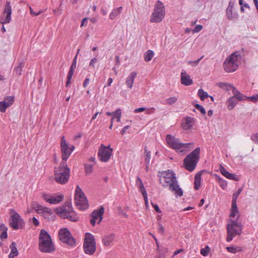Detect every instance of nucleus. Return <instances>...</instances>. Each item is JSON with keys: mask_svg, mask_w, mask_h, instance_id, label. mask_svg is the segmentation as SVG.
I'll list each match as a JSON object with an SVG mask.
<instances>
[{"mask_svg": "<svg viewBox=\"0 0 258 258\" xmlns=\"http://www.w3.org/2000/svg\"><path fill=\"white\" fill-rule=\"evenodd\" d=\"M195 106L197 109H198L201 112L202 114H206V110H205V108L203 107V106H202V105H201L199 104H196L195 105Z\"/></svg>", "mask_w": 258, "mask_h": 258, "instance_id": "09e8293b", "label": "nucleus"}, {"mask_svg": "<svg viewBox=\"0 0 258 258\" xmlns=\"http://www.w3.org/2000/svg\"><path fill=\"white\" fill-rule=\"evenodd\" d=\"M87 22H88L87 18H85L83 19V20H82L81 27H82L83 26H86L87 24Z\"/></svg>", "mask_w": 258, "mask_h": 258, "instance_id": "e2e57ef3", "label": "nucleus"}, {"mask_svg": "<svg viewBox=\"0 0 258 258\" xmlns=\"http://www.w3.org/2000/svg\"><path fill=\"white\" fill-rule=\"evenodd\" d=\"M36 210L39 213H43L44 214H47L48 215H52L53 213L52 210L47 207H43L39 204L37 205L36 207H34Z\"/></svg>", "mask_w": 258, "mask_h": 258, "instance_id": "a878e982", "label": "nucleus"}, {"mask_svg": "<svg viewBox=\"0 0 258 258\" xmlns=\"http://www.w3.org/2000/svg\"><path fill=\"white\" fill-rule=\"evenodd\" d=\"M104 213V208L101 207L99 209L95 210L92 214V219L90 220L91 224L95 226L97 223H100L102 220V216Z\"/></svg>", "mask_w": 258, "mask_h": 258, "instance_id": "6ab92c4d", "label": "nucleus"}, {"mask_svg": "<svg viewBox=\"0 0 258 258\" xmlns=\"http://www.w3.org/2000/svg\"><path fill=\"white\" fill-rule=\"evenodd\" d=\"M154 55V52L151 50H148L145 53L144 59L146 62L150 61Z\"/></svg>", "mask_w": 258, "mask_h": 258, "instance_id": "f704fd0d", "label": "nucleus"}, {"mask_svg": "<svg viewBox=\"0 0 258 258\" xmlns=\"http://www.w3.org/2000/svg\"><path fill=\"white\" fill-rule=\"evenodd\" d=\"M204 56L203 55L202 57H201L199 59L195 60V61H191L189 60L187 62V64L189 65H190L191 66L193 67H196L198 66L200 60L203 58Z\"/></svg>", "mask_w": 258, "mask_h": 258, "instance_id": "a18cd8bd", "label": "nucleus"}, {"mask_svg": "<svg viewBox=\"0 0 258 258\" xmlns=\"http://www.w3.org/2000/svg\"><path fill=\"white\" fill-rule=\"evenodd\" d=\"M181 83L185 86H189L192 84L193 81L190 76L188 75L185 71L182 70L180 75Z\"/></svg>", "mask_w": 258, "mask_h": 258, "instance_id": "412c9836", "label": "nucleus"}, {"mask_svg": "<svg viewBox=\"0 0 258 258\" xmlns=\"http://www.w3.org/2000/svg\"><path fill=\"white\" fill-rule=\"evenodd\" d=\"M10 247L11 250L10 253H11V254H14V255L17 256L18 254V251L17 248L16 247V243L14 242H13L11 244Z\"/></svg>", "mask_w": 258, "mask_h": 258, "instance_id": "a19ab883", "label": "nucleus"}, {"mask_svg": "<svg viewBox=\"0 0 258 258\" xmlns=\"http://www.w3.org/2000/svg\"><path fill=\"white\" fill-rule=\"evenodd\" d=\"M136 185L138 187L141 186V185H143L142 180L139 177H137L136 181Z\"/></svg>", "mask_w": 258, "mask_h": 258, "instance_id": "6e6d98bb", "label": "nucleus"}, {"mask_svg": "<svg viewBox=\"0 0 258 258\" xmlns=\"http://www.w3.org/2000/svg\"><path fill=\"white\" fill-rule=\"evenodd\" d=\"M90 81V79L89 78L87 77L84 80V82L83 83V87L84 88L86 87L87 85H88Z\"/></svg>", "mask_w": 258, "mask_h": 258, "instance_id": "0e129e2a", "label": "nucleus"}, {"mask_svg": "<svg viewBox=\"0 0 258 258\" xmlns=\"http://www.w3.org/2000/svg\"><path fill=\"white\" fill-rule=\"evenodd\" d=\"M121 117V110L120 108H118L114 111L113 118H116V121L119 122L120 121Z\"/></svg>", "mask_w": 258, "mask_h": 258, "instance_id": "58836bf2", "label": "nucleus"}, {"mask_svg": "<svg viewBox=\"0 0 258 258\" xmlns=\"http://www.w3.org/2000/svg\"><path fill=\"white\" fill-rule=\"evenodd\" d=\"M235 3L233 1H230L228 6L226 10V16L227 18L230 21L237 20L239 18L237 12L234 10Z\"/></svg>", "mask_w": 258, "mask_h": 258, "instance_id": "a211bd4d", "label": "nucleus"}, {"mask_svg": "<svg viewBox=\"0 0 258 258\" xmlns=\"http://www.w3.org/2000/svg\"><path fill=\"white\" fill-rule=\"evenodd\" d=\"M114 238V235L112 234L105 236L103 238V242L105 245L107 246L113 241Z\"/></svg>", "mask_w": 258, "mask_h": 258, "instance_id": "2f4dec72", "label": "nucleus"}, {"mask_svg": "<svg viewBox=\"0 0 258 258\" xmlns=\"http://www.w3.org/2000/svg\"><path fill=\"white\" fill-rule=\"evenodd\" d=\"M54 179L57 183L64 184L68 182L70 175V169L67 162H61L59 166L54 168Z\"/></svg>", "mask_w": 258, "mask_h": 258, "instance_id": "423d86ee", "label": "nucleus"}, {"mask_svg": "<svg viewBox=\"0 0 258 258\" xmlns=\"http://www.w3.org/2000/svg\"><path fill=\"white\" fill-rule=\"evenodd\" d=\"M32 222L35 226H38L39 224L38 220L35 217L32 218Z\"/></svg>", "mask_w": 258, "mask_h": 258, "instance_id": "338daca9", "label": "nucleus"}, {"mask_svg": "<svg viewBox=\"0 0 258 258\" xmlns=\"http://www.w3.org/2000/svg\"><path fill=\"white\" fill-rule=\"evenodd\" d=\"M75 203L77 207L81 210H85L88 207L87 198L79 185L76 189L75 196Z\"/></svg>", "mask_w": 258, "mask_h": 258, "instance_id": "9d476101", "label": "nucleus"}, {"mask_svg": "<svg viewBox=\"0 0 258 258\" xmlns=\"http://www.w3.org/2000/svg\"><path fill=\"white\" fill-rule=\"evenodd\" d=\"M0 237L2 239H6L8 237L7 230H5L2 233Z\"/></svg>", "mask_w": 258, "mask_h": 258, "instance_id": "680f3d73", "label": "nucleus"}, {"mask_svg": "<svg viewBox=\"0 0 258 258\" xmlns=\"http://www.w3.org/2000/svg\"><path fill=\"white\" fill-rule=\"evenodd\" d=\"M219 171L226 178L233 180L235 181H238L239 178L234 173L229 172L223 166L220 165L219 167Z\"/></svg>", "mask_w": 258, "mask_h": 258, "instance_id": "4be33fe9", "label": "nucleus"}, {"mask_svg": "<svg viewBox=\"0 0 258 258\" xmlns=\"http://www.w3.org/2000/svg\"><path fill=\"white\" fill-rule=\"evenodd\" d=\"M123 10L122 7L113 9L109 15V18L110 20H113L116 18L118 17Z\"/></svg>", "mask_w": 258, "mask_h": 258, "instance_id": "393cba45", "label": "nucleus"}, {"mask_svg": "<svg viewBox=\"0 0 258 258\" xmlns=\"http://www.w3.org/2000/svg\"><path fill=\"white\" fill-rule=\"evenodd\" d=\"M85 253L88 255H92L96 250V242L94 236L90 233H86L84 239L83 245Z\"/></svg>", "mask_w": 258, "mask_h": 258, "instance_id": "9b49d317", "label": "nucleus"}, {"mask_svg": "<svg viewBox=\"0 0 258 258\" xmlns=\"http://www.w3.org/2000/svg\"><path fill=\"white\" fill-rule=\"evenodd\" d=\"M158 225L159 232L162 234H163L165 231L164 228L160 222L158 223Z\"/></svg>", "mask_w": 258, "mask_h": 258, "instance_id": "4d7b16f0", "label": "nucleus"}, {"mask_svg": "<svg viewBox=\"0 0 258 258\" xmlns=\"http://www.w3.org/2000/svg\"><path fill=\"white\" fill-rule=\"evenodd\" d=\"M217 181H218L219 184L220 185V187L223 189H225L227 186V181L225 179L221 178L219 176H217Z\"/></svg>", "mask_w": 258, "mask_h": 258, "instance_id": "c9c22d12", "label": "nucleus"}, {"mask_svg": "<svg viewBox=\"0 0 258 258\" xmlns=\"http://www.w3.org/2000/svg\"><path fill=\"white\" fill-rule=\"evenodd\" d=\"M24 67V63L23 62H21L20 63V64L18 66H16L15 67L14 69V74L15 75H17V76H21L22 75V69Z\"/></svg>", "mask_w": 258, "mask_h": 258, "instance_id": "72a5a7b5", "label": "nucleus"}, {"mask_svg": "<svg viewBox=\"0 0 258 258\" xmlns=\"http://www.w3.org/2000/svg\"><path fill=\"white\" fill-rule=\"evenodd\" d=\"M151 159V152L147 150V147H146L144 149V160L145 162L146 163V170H148V168L149 167L150 162Z\"/></svg>", "mask_w": 258, "mask_h": 258, "instance_id": "cd10ccee", "label": "nucleus"}, {"mask_svg": "<svg viewBox=\"0 0 258 258\" xmlns=\"http://www.w3.org/2000/svg\"><path fill=\"white\" fill-rule=\"evenodd\" d=\"M195 122V120L194 118L187 116L184 118L181 125L184 130H189L192 128Z\"/></svg>", "mask_w": 258, "mask_h": 258, "instance_id": "5701e85b", "label": "nucleus"}, {"mask_svg": "<svg viewBox=\"0 0 258 258\" xmlns=\"http://www.w3.org/2000/svg\"><path fill=\"white\" fill-rule=\"evenodd\" d=\"M30 9V13L31 15L34 16H38L40 14H41L42 13V11L41 10L37 12H36V11H34L31 7L29 8Z\"/></svg>", "mask_w": 258, "mask_h": 258, "instance_id": "864d4df0", "label": "nucleus"}, {"mask_svg": "<svg viewBox=\"0 0 258 258\" xmlns=\"http://www.w3.org/2000/svg\"><path fill=\"white\" fill-rule=\"evenodd\" d=\"M59 238L63 243L70 246H74L76 241L70 231L66 228L60 229L58 233Z\"/></svg>", "mask_w": 258, "mask_h": 258, "instance_id": "ddd939ff", "label": "nucleus"}, {"mask_svg": "<svg viewBox=\"0 0 258 258\" xmlns=\"http://www.w3.org/2000/svg\"><path fill=\"white\" fill-rule=\"evenodd\" d=\"M115 64L117 66L120 65L119 57L118 55H117L115 56Z\"/></svg>", "mask_w": 258, "mask_h": 258, "instance_id": "774afa93", "label": "nucleus"}, {"mask_svg": "<svg viewBox=\"0 0 258 258\" xmlns=\"http://www.w3.org/2000/svg\"><path fill=\"white\" fill-rule=\"evenodd\" d=\"M242 190V188H239L236 192H235L233 194L232 204H236L237 200L239 195L241 192Z\"/></svg>", "mask_w": 258, "mask_h": 258, "instance_id": "ea45409f", "label": "nucleus"}, {"mask_svg": "<svg viewBox=\"0 0 258 258\" xmlns=\"http://www.w3.org/2000/svg\"><path fill=\"white\" fill-rule=\"evenodd\" d=\"M201 149L197 147L183 160V166L188 171L192 172L195 170L200 159Z\"/></svg>", "mask_w": 258, "mask_h": 258, "instance_id": "0eeeda50", "label": "nucleus"}, {"mask_svg": "<svg viewBox=\"0 0 258 258\" xmlns=\"http://www.w3.org/2000/svg\"><path fill=\"white\" fill-rule=\"evenodd\" d=\"M246 100H248L254 103L258 101V94L252 96L247 97Z\"/></svg>", "mask_w": 258, "mask_h": 258, "instance_id": "8fccbe9b", "label": "nucleus"}, {"mask_svg": "<svg viewBox=\"0 0 258 258\" xmlns=\"http://www.w3.org/2000/svg\"><path fill=\"white\" fill-rule=\"evenodd\" d=\"M160 183L164 187H168L176 197L183 195V191L179 187L174 173L169 170L163 171L159 179Z\"/></svg>", "mask_w": 258, "mask_h": 258, "instance_id": "f257e3e1", "label": "nucleus"}, {"mask_svg": "<svg viewBox=\"0 0 258 258\" xmlns=\"http://www.w3.org/2000/svg\"><path fill=\"white\" fill-rule=\"evenodd\" d=\"M230 217L233 218H236V220L238 221V219L239 217V214L237 204H231Z\"/></svg>", "mask_w": 258, "mask_h": 258, "instance_id": "bb28decb", "label": "nucleus"}, {"mask_svg": "<svg viewBox=\"0 0 258 258\" xmlns=\"http://www.w3.org/2000/svg\"><path fill=\"white\" fill-rule=\"evenodd\" d=\"M165 16V7L161 1H158L155 5L150 21L151 23H159L162 21Z\"/></svg>", "mask_w": 258, "mask_h": 258, "instance_id": "1a4fd4ad", "label": "nucleus"}, {"mask_svg": "<svg viewBox=\"0 0 258 258\" xmlns=\"http://www.w3.org/2000/svg\"><path fill=\"white\" fill-rule=\"evenodd\" d=\"M241 56L238 51H235L228 56L223 63L225 71L227 73L235 71L241 63Z\"/></svg>", "mask_w": 258, "mask_h": 258, "instance_id": "39448f33", "label": "nucleus"}, {"mask_svg": "<svg viewBox=\"0 0 258 258\" xmlns=\"http://www.w3.org/2000/svg\"><path fill=\"white\" fill-rule=\"evenodd\" d=\"M54 210L61 218L67 219L73 222L77 221L79 219L70 203H66L61 207L54 209Z\"/></svg>", "mask_w": 258, "mask_h": 258, "instance_id": "20e7f679", "label": "nucleus"}, {"mask_svg": "<svg viewBox=\"0 0 258 258\" xmlns=\"http://www.w3.org/2000/svg\"><path fill=\"white\" fill-rule=\"evenodd\" d=\"M242 225L237 220H230L227 225V236L226 241L230 242L236 235H240L242 233Z\"/></svg>", "mask_w": 258, "mask_h": 258, "instance_id": "6e6552de", "label": "nucleus"}, {"mask_svg": "<svg viewBox=\"0 0 258 258\" xmlns=\"http://www.w3.org/2000/svg\"><path fill=\"white\" fill-rule=\"evenodd\" d=\"M137 75L136 72H132L126 77L125 80V84L129 89H132L133 87L134 81Z\"/></svg>", "mask_w": 258, "mask_h": 258, "instance_id": "b1692460", "label": "nucleus"}, {"mask_svg": "<svg viewBox=\"0 0 258 258\" xmlns=\"http://www.w3.org/2000/svg\"><path fill=\"white\" fill-rule=\"evenodd\" d=\"M113 149L110 146H105L102 144L99 148L98 157L99 159L103 162H107L112 155Z\"/></svg>", "mask_w": 258, "mask_h": 258, "instance_id": "4468645a", "label": "nucleus"}, {"mask_svg": "<svg viewBox=\"0 0 258 258\" xmlns=\"http://www.w3.org/2000/svg\"><path fill=\"white\" fill-rule=\"evenodd\" d=\"M232 92L233 94V97H234V98H235L237 100H245L247 99V97L246 96H244L241 94L239 91L237 90L235 88H234Z\"/></svg>", "mask_w": 258, "mask_h": 258, "instance_id": "c85d7f7f", "label": "nucleus"}, {"mask_svg": "<svg viewBox=\"0 0 258 258\" xmlns=\"http://www.w3.org/2000/svg\"><path fill=\"white\" fill-rule=\"evenodd\" d=\"M42 197L47 203L51 205L59 204L63 199V196L62 194L43 193Z\"/></svg>", "mask_w": 258, "mask_h": 258, "instance_id": "f3484780", "label": "nucleus"}, {"mask_svg": "<svg viewBox=\"0 0 258 258\" xmlns=\"http://www.w3.org/2000/svg\"><path fill=\"white\" fill-rule=\"evenodd\" d=\"M12 13V10L11 3L9 2H7L3 14L0 17V23L3 25L10 23L11 21Z\"/></svg>", "mask_w": 258, "mask_h": 258, "instance_id": "dca6fc26", "label": "nucleus"}, {"mask_svg": "<svg viewBox=\"0 0 258 258\" xmlns=\"http://www.w3.org/2000/svg\"><path fill=\"white\" fill-rule=\"evenodd\" d=\"M237 104V100L234 98V97H230L227 102V106L228 110H231L234 108Z\"/></svg>", "mask_w": 258, "mask_h": 258, "instance_id": "c756f323", "label": "nucleus"}, {"mask_svg": "<svg viewBox=\"0 0 258 258\" xmlns=\"http://www.w3.org/2000/svg\"><path fill=\"white\" fill-rule=\"evenodd\" d=\"M178 98L176 96L169 97L166 99V104L171 105L176 102Z\"/></svg>", "mask_w": 258, "mask_h": 258, "instance_id": "79ce46f5", "label": "nucleus"}, {"mask_svg": "<svg viewBox=\"0 0 258 258\" xmlns=\"http://www.w3.org/2000/svg\"><path fill=\"white\" fill-rule=\"evenodd\" d=\"M203 26L202 25H197L195 26L194 29L192 30V33H197L200 32L203 29Z\"/></svg>", "mask_w": 258, "mask_h": 258, "instance_id": "3c124183", "label": "nucleus"}, {"mask_svg": "<svg viewBox=\"0 0 258 258\" xmlns=\"http://www.w3.org/2000/svg\"><path fill=\"white\" fill-rule=\"evenodd\" d=\"M250 139L255 144H258V133L253 134L251 137Z\"/></svg>", "mask_w": 258, "mask_h": 258, "instance_id": "de8ad7c7", "label": "nucleus"}, {"mask_svg": "<svg viewBox=\"0 0 258 258\" xmlns=\"http://www.w3.org/2000/svg\"><path fill=\"white\" fill-rule=\"evenodd\" d=\"M93 165L89 164H86L84 166L85 171L87 174H90L93 171Z\"/></svg>", "mask_w": 258, "mask_h": 258, "instance_id": "c03bdc74", "label": "nucleus"}, {"mask_svg": "<svg viewBox=\"0 0 258 258\" xmlns=\"http://www.w3.org/2000/svg\"><path fill=\"white\" fill-rule=\"evenodd\" d=\"M165 140L169 147L182 153L189 151L193 145L192 143H181L179 139L171 135H167Z\"/></svg>", "mask_w": 258, "mask_h": 258, "instance_id": "f03ea898", "label": "nucleus"}, {"mask_svg": "<svg viewBox=\"0 0 258 258\" xmlns=\"http://www.w3.org/2000/svg\"><path fill=\"white\" fill-rule=\"evenodd\" d=\"M98 61V59L96 57L92 58L89 63V66L93 68H95V63Z\"/></svg>", "mask_w": 258, "mask_h": 258, "instance_id": "5fc2aeb1", "label": "nucleus"}, {"mask_svg": "<svg viewBox=\"0 0 258 258\" xmlns=\"http://www.w3.org/2000/svg\"><path fill=\"white\" fill-rule=\"evenodd\" d=\"M151 205L157 212L161 213V211L160 210L159 207L157 204H155L153 203H151Z\"/></svg>", "mask_w": 258, "mask_h": 258, "instance_id": "bf43d9fd", "label": "nucleus"}, {"mask_svg": "<svg viewBox=\"0 0 258 258\" xmlns=\"http://www.w3.org/2000/svg\"><path fill=\"white\" fill-rule=\"evenodd\" d=\"M74 69H72L71 68L70 69L69 72L68 73V76H67V81L66 83V86H68L71 80V79L72 78V76L74 74Z\"/></svg>", "mask_w": 258, "mask_h": 258, "instance_id": "37998d69", "label": "nucleus"}, {"mask_svg": "<svg viewBox=\"0 0 258 258\" xmlns=\"http://www.w3.org/2000/svg\"><path fill=\"white\" fill-rule=\"evenodd\" d=\"M155 108L154 107H151L150 108H146L145 110L146 113L150 114L154 112Z\"/></svg>", "mask_w": 258, "mask_h": 258, "instance_id": "13d9d810", "label": "nucleus"}, {"mask_svg": "<svg viewBox=\"0 0 258 258\" xmlns=\"http://www.w3.org/2000/svg\"><path fill=\"white\" fill-rule=\"evenodd\" d=\"M138 188L139 189L140 191L142 193L143 197L147 196V193L146 192V190L144 187V184L141 185V186L138 187Z\"/></svg>", "mask_w": 258, "mask_h": 258, "instance_id": "603ef678", "label": "nucleus"}, {"mask_svg": "<svg viewBox=\"0 0 258 258\" xmlns=\"http://www.w3.org/2000/svg\"><path fill=\"white\" fill-rule=\"evenodd\" d=\"M10 224L14 229H19L23 227L24 222L20 215L14 210H11Z\"/></svg>", "mask_w": 258, "mask_h": 258, "instance_id": "2eb2a0df", "label": "nucleus"}, {"mask_svg": "<svg viewBox=\"0 0 258 258\" xmlns=\"http://www.w3.org/2000/svg\"><path fill=\"white\" fill-rule=\"evenodd\" d=\"M218 86L220 88L227 91L231 90L233 91L234 88H235L232 84L227 83H220Z\"/></svg>", "mask_w": 258, "mask_h": 258, "instance_id": "473e14b6", "label": "nucleus"}, {"mask_svg": "<svg viewBox=\"0 0 258 258\" xmlns=\"http://www.w3.org/2000/svg\"><path fill=\"white\" fill-rule=\"evenodd\" d=\"M60 148L61 152V157L62 161L61 162H67V159L70 156L71 153L74 151V146L71 145L69 146L64 136L61 138Z\"/></svg>", "mask_w": 258, "mask_h": 258, "instance_id": "f8f14e48", "label": "nucleus"}, {"mask_svg": "<svg viewBox=\"0 0 258 258\" xmlns=\"http://www.w3.org/2000/svg\"><path fill=\"white\" fill-rule=\"evenodd\" d=\"M202 171L198 172L195 176V188L196 190L198 189L201 185V175Z\"/></svg>", "mask_w": 258, "mask_h": 258, "instance_id": "7c9ffc66", "label": "nucleus"}, {"mask_svg": "<svg viewBox=\"0 0 258 258\" xmlns=\"http://www.w3.org/2000/svg\"><path fill=\"white\" fill-rule=\"evenodd\" d=\"M198 96L202 101L205 100L206 98L209 97L208 93L204 91L202 89H200L198 90Z\"/></svg>", "mask_w": 258, "mask_h": 258, "instance_id": "4c0bfd02", "label": "nucleus"}, {"mask_svg": "<svg viewBox=\"0 0 258 258\" xmlns=\"http://www.w3.org/2000/svg\"><path fill=\"white\" fill-rule=\"evenodd\" d=\"M130 127L129 125H126L124 126V127L120 131V133L121 135H124L125 133L126 130Z\"/></svg>", "mask_w": 258, "mask_h": 258, "instance_id": "69168bd1", "label": "nucleus"}, {"mask_svg": "<svg viewBox=\"0 0 258 258\" xmlns=\"http://www.w3.org/2000/svg\"><path fill=\"white\" fill-rule=\"evenodd\" d=\"M14 100V96L6 97L3 101L0 102V111L2 113L5 112L6 109L13 104Z\"/></svg>", "mask_w": 258, "mask_h": 258, "instance_id": "aec40b11", "label": "nucleus"}, {"mask_svg": "<svg viewBox=\"0 0 258 258\" xmlns=\"http://www.w3.org/2000/svg\"><path fill=\"white\" fill-rule=\"evenodd\" d=\"M39 249L41 252L51 253L55 250V247L51 237L45 230L40 231L39 237Z\"/></svg>", "mask_w": 258, "mask_h": 258, "instance_id": "7ed1b4c3", "label": "nucleus"}, {"mask_svg": "<svg viewBox=\"0 0 258 258\" xmlns=\"http://www.w3.org/2000/svg\"><path fill=\"white\" fill-rule=\"evenodd\" d=\"M210 247L207 245L205 248H202L201 249V254L203 256H207L209 253L210 252Z\"/></svg>", "mask_w": 258, "mask_h": 258, "instance_id": "49530a36", "label": "nucleus"}, {"mask_svg": "<svg viewBox=\"0 0 258 258\" xmlns=\"http://www.w3.org/2000/svg\"><path fill=\"white\" fill-rule=\"evenodd\" d=\"M145 110H146V108H145V107H140V108L135 109L134 110V112L136 113H137L139 112H141L144 111H145Z\"/></svg>", "mask_w": 258, "mask_h": 258, "instance_id": "052dcab7", "label": "nucleus"}, {"mask_svg": "<svg viewBox=\"0 0 258 258\" xmlns=\"http://www.w3.org/2000/svg\"><path fill=\"white\" fill-rule=\"evenodd\" d=\"M226 248L228 252L232 253H236L242 250L241 247L239 246H228Z\"/></svg>", "mask_w": 258, "mask_h": 258, "instance_id": "e433bc0d", "label": "nucleus"}]
</instances>
